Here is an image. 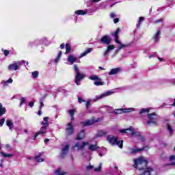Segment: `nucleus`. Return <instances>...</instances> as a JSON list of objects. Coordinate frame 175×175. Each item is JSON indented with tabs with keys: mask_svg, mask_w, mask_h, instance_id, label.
Masks as SVG:
<instances>
[{
	"mask_svg": "<svg viewBox=\"0 0 175 175\" xmlns=\"http://www.w3.org/2000/svg\"><path fill=\"white\" fill-rule=\"evenodd\" d=\"M134 167L139 170L143 171L140 175H152V172L154 171L153 168L151 167H147L148 163L146 157H139L138 159H135L134 160Z\"/></svg>",
	"mask_w": 175,
	"mask_h": 175,
	"instance_id": "f257e3e1",
	"label": "nucleus"
},
{
	"mask_svg": "<svg viewBox=\"0 0 175 175\" xmlns=\"http://www.w3.org/2000/svg\"><path fill=\"white\" fill-rule=\"evenodd\" d=\"M49 117L44 118V120L41 122V125H42V126L40 128V131L35 134L34 140H36V137H38L39 135L44 136L47 133V128L49 126Z\"/></svg>",
	"mask_w": 175,
	"mask_h": 175,
	"instance_id": "f03ea898",
	"label": "nucleus"
},
{
	"mask_svg": "<svg viewBox=\"0 0 175 175\" xmlns=\"http://www.w3.org/2000/svg\"><path fill=\"white\" fill-rule=\"evenodd\" d=\"M120 31V29H117V30L114 33L115 42L118 44V49L116 50V53H118V52H120V51H121V49H124L125 48H126L128 46H131L132 44H133V42H130V43L126 44H122V42L120 41H119V40H118V34H119Z\"/></svg>",
	"mask_w": 175,
	"mask_h": 175,
	"instance_id": "7ed1b4c3",
	"label": "nucleus"
},
{
	"mask_svg": "<svg viewBox=\"0 0 175 175\" xmlns=\"http://www.w3.org/2000/svg\"><path fill=\"white\" fill-rule=\"evenodd\" d=\"M100 41L101 42H103V44H105L108 46L107 51H105V52L104 53V56H107L108 53H109L111 51H113V49H115L114 45H110L111 38L109 36H104L100 39Z\"/></svg>",
	"mask_w": 175,
	"mask_h": 175,
	"instance_id": "20e7f679",
	"label": "nucleus"
},
{
	"mask_svg": "<svg viewBox=\"0 0 175 175\" xmlns=\"http://www.w3.org/2000/svg\"><path fill=\"white\" fill-rule=\"evenodd\" d=\"M107 140L112 146L117 145L119 148H123V140L119 141L118 137H115V136H107Z\"/></svg>",
	"mask_w": 175,
	"mask_h": 175,
	"instance_id": "39448f33",
	"label": "nucleus"
},
{
	"mask_svg": "<svg viewBox=\"0 0 175 175\" xmlns=\"http://www.w3.org/2000/svg\"><path fill=\"white\" fill-rule=\"evenodd\" d=\"M159 118V116H157L156 113H151L150 114H148V125H158Z\"/></svg>",
	"mask_w": 175,
	"mask_h": 175,
	"instance_id": "423d86ee",
	"label": "nucleus"
},
{
	"mask_svg": "<svg viewBox=\"0 0 175 175\" xmlns=\"http://www.w3.org/2000/svg\"><path fill=\"white\" fill-rule=\"evenodd\" d=\"M74 69L75 71V83L77 85H79L80 81L85 77V75L80 72L77 66H74Z\"/></svg>",
	"mask_w": 175,
	"mask_h": 175,
	"instance_id": "0eeeda50",
	"label": "nucleus"
},
{
	"mask_svg": "<svg viewBox=\"0 0 175 175\" xmlns=\"http://www.w3.org/2000/svg\"><path fill=\"white\" fill-rule=\"evenodd\" d=\"M113 94V91H106L105 92H103V94H100V95H96L95 98L93 99L94 102H97L100 99H103V98H105L106 96H109L110 95H112Z\"/></svg>",
	"mask_w": 175,
	"mask_h": 175,
	"instance_id": "6e6552de",
	"label": "nucleus"
},
{
	"mask_svg": "<svg viewBox=\"0 0 175 175\" xmlns=\"http://www.w3.org/2000/svg\"><path fill=\"white\" fill-rule=\"evenodd\" d=\"M135 109L133 107H129V109H115L114 113L116 114H122L123 113H131L135 111Z\"/></svg>",
	"mask_w": 175,
	"mask_h": 175,
	"instance_id": "1a4fd4ad",
	"label": "nucleus"
},
{
	"mask_svg": "<svg viewBox=\"0 0 175 175\" xmlns=\"http://www.w3.org/2000/svg\"><path fill=\"white\" fill-rule=\"evenodd\" d=\"M144 150H148V146H144V148H129L130 154H137V152L144 151Z\"/></svg>",
	"mask_w": 175,
	"mask_h": 175,
	"instance_id": "9d476101",
	"label": "nucleus"
},
{
	"mask_svg": "<svg viewBox=\"0 0 175 175\" xmlns=\"http://www.w3.org/2000/svg\"><path fill=\"white\" fill-rule=\"evenodd\" d=\"M25 64V62H24V60H23V62H17L16 63H13L12 64H10V66H8V69L10 70H17V69H19L20 65H21V64Z\"/></svg>",
	"mask_w": 175,
	"mask_h": 175,
	"instance_id": "9b49d317",
	"label": "nucleus"
},
{
	"mask_svg": "<svg viewBox=\"0 0 175 175\" xmlns=\"http://www.w3.org/2000/svg\"><path fill=\"white\" fill-rule=\"evenodd\" d=\"M74 133V127L72 125V122H69L67 125V128L66 129V134L68 136H70Z\"/></svg>",
	"mask_w": 175,
	"mask_h": 175,
	"instance_id": "f8f14e48",
	"label": "nucleus"
},
{
	"mask_svg": "<svg viewBox=\"0 0 175 175\" xmlns=\"http://www.w3.org/2000/svg\"><path fill=\"white\" fill-rule=\"evenodd\" d=\"M88 144H89L88 142H83V143H76V144L75 145V147H77L78 150H83L85 146H88Z\"/></svg>",
	"mask_w": 175,
	"mask_h": 175,
	"instance_id": "ddd939ff",
	"label": "nucleus"
},
{
	"mask_svg": "<svg viewBox=\"0 0 175 175\" xmlns=\"http://www.w3.org/2000/svg\"><path fill=\"white\" fill-rule=\"evenodd\" d=\"M69 148H70L69 144L65 145V146L62 148V154H61L62 157H65L66 154H67L69 151Z\"/></svg>",
	"mask_w": 175,
	"mask_h": 175,
	"instance_id": "4468645a",
	"label": "nucleus"
},
{
	"mask_svg": "<svg viewBox=\"0 0 175 175\" xmlns=\"http://www.w3.org/2000/svg\"><path fill=\"white\" fill-rule=\"evenodd\" d=\"M120 133H131L132 135H135L134 129L132 126L129 128L128 129H121L120 131Z\"/></svg>",
	"mask_w": 175,
	"mask_h": 175,
	"instance_id": "2eb2a0df",
	"label": "nucleus"
},
{
	"mask_svg": "<svg viewBox=\"0 0 175 175\" xmlns=\"http://www.w3.org/2000/svg\"><path fill=\"white\" fill-rule=\"evenodd\" d=\"M122 68H113L111 69V70L109 72V75H117V73H119L122 70Z\"/></svg>",
	"mask_w": 175,
	"mask_h": 175,
	"instance_id": "dca6fc26",
	"label": "nucleus"
},
{
	"mask_svg": "<svg viewBox=\"0 0 175 175\" xmlns=\"http://www.w3.org/2000/svg\"><path fill=\"white\" fill-rule=\"evenodd\" d=\"M94 122L95 121H94V120H87L86 121H84V122H81V124L82 126H89L90 125H93Z\"/></svg>",
	"mask_w": 175,
	"mask_h": 175,
	"instance_id": "f3484780",
	"label": "nucleus"
},
{
	"mask_svg": "<svg viewBox=\"0 0 175 175\" xmlns=\"http://www.w3.org/2000/svg\"><path fill=\"white\" fill-rule=\"evenodd\" d=\"M161 30H158V31H157V33L154 34V36L153 37V40H154V42H159V41L161 38Z\"/></svg>",
	"mask_w": 175,
	"mask_h": 175,
	"instance_id": "a211bd4d",
	"label": "nucleus"
},
{
	"mask_svg": "<svg viewBox=\"0 0 175 175\" xmlns=\"http://www.w3.org/2000/svg\"><path fill=\"white\" fill-rule=\"evenodd\" d=\"M67 60L70 64V65H72V64H74V62H76V61H77V57H75V56H74V55H70L68 56Z\"/></svg>",
	"mask_w": 175,
	"mask_h": 175,
	"instance_id": "6ab92c4d",
	"label": "nucleus"
},
{
	"mask_svg": "<svg viewBox=\"0 0 175 175\" xmlns=\"http://www.w3.org/2000/svg\"><path fill=\"white\" fill-rule=\"evenodd\" d=\"M85 137V129H82L77 137V140H83Z\"/></svg>",
	"mask_w": 175,
	"mask_h": 175,
	"instance_id": "aec40b11",
	"label": "nucleus"
},
{
	"mask_svg": "<svg viewBox=\"0 0 175 175\" xmlns=\"http://www.w3.org/2000/svg\"><path fill=\"white\" fill-rule=\"evenodd\" d=\"M167 130L168 131V132L170 133V136H173V135L174 133V131L172 125H170V124H167Z\"/></svg>",
	"mask_w": 175,
	"mask_h": 175,
	"instance_id": "412c9836",
	"label": "nucleus"
},
{
	"mask_svg": "<svg viewBox=\"0 0 175 175\" xmlns=\"http://www.w3.org/2000/svg\"><path fill=\"white\" fill-rule=\"evenodd\" d=\"M92 52V48H88L85 52H83V53L81 54L80 57H84L85 56H87L89 53Z\"/></svg>",
	"mask_w": 175,
	"mask_h": 175,
	"instance_id": "4be33fe9",
	"label": "nucleus"
},
{
	"mask_svg": "<svg viewBox=\"0 0 175 175\" xmlns=\"http://www.w3.org/2000/svg\"><path fill=\"white\" fill-rule=\"evenodd\" d=\"M6 125L9 127V129L10 131H13L14 124H13V122H12L11 120H8L6 121Z\"/></svg>",
	"mask_w": 175,
	"mask_h": 175,
	"instance_id": "5701e85b",
	"label": "nucleus"
},
{
	"mask_svg": "<svg viewBox=\"0 0 175 175\" xmlns=\"http://www.w3.org/2000/svg\"><path fill=\"white\" fill-rule=\"evenodd\" d=\"M6 113V109L5 107H3L2 103H0V117L3 116V114H5Z\"/></svg>",
	"mask_w": 175,
	"mask_h": 175,
	"instance_id": "b1692460",
	"label": "nucleus"
},
{
	"mask_svg": "<svg viewBox=\"0 0 175 175\" xmlns=\"http://www.w3.org/2000/svg\"><path fill=\"white\" fill-rule=\"evenodd\" d=\"M42 154H44V152H41L39 154L36 156V160L37 161H44V159L42 158Z\"/></svg>",
	"mask_w": 175,
	"mask_h": 175,
	"instance_id": "393cba45",
	"label": "nucleus"
},
{
	"mask_svg": "<svg viewBox=\"0 0 175 175\" xmlns=\"http://www.w3.org/2000/svg\"><path fill=\"white\" fill-rule=\"evenodd\" d=\"M106 135H107V132H105V131H98L97 137H102L103 136H106Z\"/></svg>",
	"mask_w": 175,
	"mask_h": 175,
	"instance_id": "a878e982",
	"label": "nucleus"
},
{
	"mask_svg": "<svg viewBox=\"0 0 175 175\" xmlns=\"http://www.w3.org/2000/svg\"><path fill=\"white\" fill-rule=\"evenodd\" d=\"M75 14L77 15H85L87 14V11H84L83 10H77V11H75Z\"/></svg>",
	"mask_w": 175,
	"mask_h": 175,
	"instance_id": "bb28decb",
	"label": "nucleus"
},
{
	"mask_svg": "<svg viewBox=\"0 0 175 175\" xmlns=\"http://www.w3.org/2000/svg\"><path fill=\"white\" fill-rule=\"evenodd\" d=\"M170 161L171 163H170V165H175V155L172 154L170 157Z\"/></svg>",
	"mask_w": 175,
	"mask_h": 175,
	"instance_id": "cd10ccee",
	"label": "nucleus"
},
{
	"mask_svg": "<svg viewBox=\"0 0 175 175\" xmlns=\"http://www.w3.org/2000/svg\"><path fill=\"white\" fill-rule=\"evenodd\" d=\"M89 79H90L91 80H95V81H97V80H100L98 75H92V76L89 77Z\"/></svg>",
	"mask_w": 175,
	"mask_h": 175,
	"instance_id": "c85d7f7f",
	"label": "nucleus"
},
{
	"mask_svg": "<svg viewBox=\"0 0 175 175\" xmlns=\"http://www.w3.org/2000/svg\"><path fill=\"white\" fill-rule=\"evenodd\" d=\"M105 84V81H102V79L100 77V80H97L96 81H94L95 85H103Z\"/></svg>",
	"mask_w": 175,
	"mask_h": 175,
	"instance_id": "c756f323",
	"label": "nucleus"
},
{
	"mask_svg": "<svg viewBox=\"0 0 175 175\" xmlns=\"http://www.w3.org/2000/svg\"><path fill=\"white\" fill-rule=\"evenodd\" d=\"M9 83H13V79H12V77L8 79V80H3V84L4 85H8Z\"/></svg>",
	"mask_w": 175,
	"mask_h": 175,
	"instance_id": "7c9ffc66",
	"label": "nucleus"
},
{
	"mask_svg": "<svg viewBox=\"0 0 175 175\" xmlns=\"http://www.w3.org/2000/svg\"><path fill=\"white\" fill-rule=\"evenodd\" d=\"M1 154L4 157H12L14 155L13 153H5V152H1Z\"/></svg>",
	"mask_w": 175,
	"mask_h": 175,
	"instance_id": "2f4dec72",
	"label": "nucleus"
},
{
	"mask_svg": "<svg viewBox=\"0 0 175 175\" xmlns=\"http://www.w3.org/2000/svg\"><path fill=\"white\" fill-rule=\"evenodd\" d=\"M71 46L70 44H66V53H70L71 52Z\"/></svg>",
	"mask_w": 175,
	"mask_h": 175,
	"instance_id": "473e14b6",
	"label": "nucleus"
},
{
	"mask_svg": "<svg viewBox=\"0 0 175 175\" xmlns=\"http://www.w3.org/2000/svg\"><path fill=\"white\" fill-rule=\"evenodd\" d=\"M26 102H27V98L22 96L21 98L20 107H21L22 105H23L24 103H26Z\"/></svg>",
	"mask_w": 175,
	"mask_h": 175,
	"instance_id": "72a5a7b5",
	"label": "nucleus"
},
{
	"mask_svg": "<svg viewBox=\"0 0 175 175\" xmlns=\"http://www.w3.org/2000/svg\"><path fill=\"white\" fill-rule=\"evenodd\" d=\"M31 75L33 79H36L39 76V72L38 70H34L33 72H32Z\"/></svg>",
	"mask_w": 175,
	"mask_h": 175,
	"instance_id": "f704fd0d",
	"label": "nucleus"
},
{
	"mask_svg": "<svg viewBox=\"0 0 175 175\" xmlns=\"http://www.w3.org/2000/svg\"><path fill=\"white\" fill-rule=\"evenodd\" d=\"M98 146L97 145H90L89 146V150H90L91 151H95V150H97Z\"/></svg>",
	"mask_w": 175,
	"mask_h": 175,
	"instance_id": "c9c22d12",
	"label": "nucleus"
},
{
	"mask_svg": "<svg viewBox=\"0 0 175 175\" xmlns=\"http://www.w3.org/2000/svg\"><path fill=\"white\" fill-rule=\"evenodd\" d=\"M62 55V51H60L58 53L57 57H56V59H55V62H58V61H59V59H61V56Z\"/></svg>",
	"mask_w": 175,
	"mask_h": 175,
	"instance_id": "e433bc0d",
	"label": "nucleus"
},
{
	"mask_svg": "<svg viewBox=\"0 0 175 175\" xmlns=\"http://www.w3.org/2000/svg\"><path fill=\"white\" fill-rule=\"evenodd\" d=\"M150 109H141L139 111V114H143L144 113H150Z\"/></svg>",
	"mask_w": 175,
	"mask_h": 175,
	"instance_id": "4c0bfd02",
	"label": "nucleus"
},
{
	"mask_svg": "<svg viewBox=\"0 0 175 175\" xmlns=\"http://www.w3.org/2000/svg\"><path fill=\"white\" fill-rule=\"evenodd\" d=\"M55 174L57 175H64V172L63 171H61V168H57L55 171Z\"/></svg>",
	"mask_w": 175,
	"mask_h": 175,
	"instance_id": "58836bf2",
	"label": "nucleus"
},
{
	"mask_svg": "<svg viewBox=\"0 0 175 175\" xmlns=\"http://www.w3.org/2000/svg\"><path fill=\"white\" fill-rule=\"evenodd\" d=\"M144 21V16H140L139 18V21L137 22V27H139L141 26V23Z\"/></svg>",
	"mask_w": 175,
	"mask_h": 175,
	"instance_id": "ea45409f",
	"label": "nucleus"
},
{
	"mask_svg": "<svg viewBox=\"0 0 175 175\" xmlns=\"http://www.w3.org/2000/svg\"><path fill=\"white\" fill-rule=\"evenodd\" d=\"M43 100H44V96L42 98H40V109H42V107H43V106H44Z\"/></svg>",
	"mask_w": 175,
	"mask_h": 175,
	"instance_id": "a19ab883",
	"label": "nucleus"
},
{
	"mask_svg": "<svg viewBox=\"0 0 175 175\" xmlns=\"http://www.w3.org/2000/svg\"><path fill=\"white\" fill-rule=\"evenodd\" d=\"M91 102H92V100L91 99H89L88 100H87L86 102V109H88L90 105H91Z\"/></svg>",
	"mask_w": 175,
	"mask_h": 175,
	"instance_id": "79ce46f5",
	"label": "nucleus"
},
{
	"mask_svg": "<svg viewBox=\"0 0 175 175\" xmlns=\"http://www.w3.org/2000/svg\"><path fill=\"white\" fill-rule=\"evenodd\" d=\"M78 102L79 103H83V102H85V99H83V98H81V96L78 97Z\"/></svg>",
	"mask_w": 175,
	"mask_h": 175,
	"instance_id": "37998d69",
	"label": "nucleus"
},
{
	"mask_svg": "<svg viewBox=\"0 0 175 175\" xmlns=\"http://www.w3.org/2000/svg\"><path fill=\"white\" fill-rule=\"evenodd\" d=\"M101 168H102V163H100L99 167L94 168V171H100Z\"/></svg>",
	"mask_w": 175,
	"mask_h": 175,
	"instance_id": "c03bdc74",
	"label": "nucleus"
},
{
	"mask_svg": "<svg viewBox=\"0 0 175 175\" xmlns=\"http://www.w3.org/2000/svg\"><path fill=\"white\" fill-rule=\"evenodd\" d=\"M5 121V118H1V120H0V126H3Z\"/></svg>",
	"mask_w": 175,
	"mask_h": 175,
	"instance_id": "a18cd8bd",
	"label": "nucleus"
},
{
	"mask_svg": "<svg viewBox=\"0 0 175 175\" xmlns=\"http://www.w3.org/2000/svg\"><path fill=\"white\" fill-rule=\"evenodd\" d=\"M160 22H163V19H157V21H154L153 23H160Z\"/></svg>",
	"mask_w": 175,
	"mask_h": 175,
	"instance_id": "49530a36",
	"label": "nucleus"
},
{
	"mask_svg": "<svg viewBox=\"0 0 175 175\" xmlns=\"http://www.w3.org/2000/svg\"><path fill=\"white\" fill-rule=\"evenodd\" d=\"M73 109H70V110H68V113L70 115V117L72 118V116H73Z\"/></svg>",
	"mask_w": 175,
	"mask_h": 175,
	"instance_id": "de8ad7c7",
	"label": "nucleus"
},
{
	"mask_svg": "<svg viewBox=\"0 0 175 175\" xmlns=\"http://www.w3.org/2000/svg\"><path fill=\"white\" fill-rule=\"evenodd\" d=\"M110 16H111V18H116V14H115V12H111Z\"/></svg>",
	"mask_w": 175,
	"mask_h": 175,
	"instance_id": "09e8293b",
	"label": "nucleus"
},
{
	"mask_svg": "<svg viewBox=\"0 0 175 175\" xmlns=\"http://www.w3.org/2000/svg\"><path fill=\"white\" fill-rule=\"evenodd\" d=\"M9 53H10V51H7V50L4 51L5 56H8Z\"/></svg>",
	"mask_w": 175,
	"mask_h": 175,
	"instance_id": "8fccbe9b",
	"label": "nucleus"
},
{
	"mask_svg": "<svg viewBox=\"0 0 175 175\" xmlns=\"http://www.w3.org/2000/svg\"><path fill=\"white\" fill-rule=\"evenodd\" d=\"M29 106L30 107H33L34 106V102H29Z\"/></svg>",
	"mask_w": 175,
	"mask_h": 175,
	"instance_id": "3c124183",
	"label": "nucleus"
},
{
	"mask_svg": "<svg viewBox=\"0 0 175 175\" xmlns=\"http://www.w3.org/2000/svg\"><path fill=\"white\" fill-rule=\"evenodd\" d=\"M114 23H118L119 22V18H116L113 19Z\"/></svg>",
	"mask_w": 175,
	"mask_h": 175,
	"instance_id": "603ef678",
	"label": "nucleus"
},
{
	"mask_svg": "<svg viewBox=\"0 0 175 175\" xmlns=\"http://www.w3.org/2000/svg\"><path fill=\"white\" fill-rule=\"evenodd\" d=\"M139 139L141 140V142H146V139L143 136H141V137H139Z\"/></svg>",
	"mask_w": 175,
	"mask_h": 175,
	"instance_id": "864d4df0",
	"label": "nucleus"
},
{
	"mask_svg": "<svg viewBox=\"0 0 175 175\" xmlns=\"http://www.w3.org/2000/svg\"><path fill=\"white\" fill-rule=\"evenodd\" d=\"M75 110L73 109L72 116V118H71L72 121H73V120H75V117H74V116H75Z\"/></svg>",
	"mask_w": 175,
	"mask_h": 175,
	"instance_id": "5fc2aeb1",
	"label": "nucleus"
},
{
	"mask_svg": "<svg viewBox=\"0 0 175 175\" xmlns=\"http://www.w3.org/2000/svg\"><path fill=\"white\" fill-rule=\"evenodd\" d=\"M155 56H157V53H154L153 55H151L150 56H149V59H152V57H154Z\"/></svg>",
	"mask_w": 175,
	"mask_h": 175,
	"instance_id": "6e6d98bb",
	"label": "nucleus"
},
{
	"mask_svg": "<svg viewBox=\"0 0 175 175\" xmlns=\"http://www.w3.org/2000/svg\"><path fill=\"white\" fill-rule=\"evenodd\" d=\"M60 48H61V49H64V48H65V44H61Z\"/></svg>",
	"mask_w": 175,
	"mask_h": 175,
	"instance_id": "4d7b16f0",
	"label": "nucleus"
},
{
	"mask_svg": "<svg viewBox=\"0 0 175 175\" xmlns=\"http://www.w3.org/2000/svg\"><path fill=\"white\" fill-rule=\"evenodd\" d=\"M100 0H90V1L91 3H96V2H98V1H100Z\"/></svg>",
	"mask_w": 175,
	"mask_h": 175,
	"instance_id": "13d9d810",
	"label": "nucleus"
},
{
	"mask_svg": "<svg viewBox=\"0 0 175 175\" xmlns=\"http://www.w3.org/2000/svg\"><path fill=\"white\" fill-rule=\"evenodd\" d=\"M38 116H41V114H42V109H40V110L38 111Z\"/></svg>",
	"mask_w": 175,
	"mask_h": 175,
	"instance_id": "bf43d9fd",
	"label": "nucleus"
},
{
	"mask_svg": "<svg viewBox=\"0 0 175 175\" xmlns=\"http://www.w3.org/2000/svg\"><path fill=\"white\" fill-rule=\"evenodd\" d=\"M49 139H45V140H44L45 144H46L47 143H49Z\"/></svg>",
	"mask_w": 175,
	"mask_h": 175,
	"instance_id": "052dcab7",
	"label": "nucleus"
},
{
	"mask_svg": "<svg viewBox=\"0 0 175 175\" xmlns=\"http://www.w3.org/2000/svg\"><path fill=\"white\" fill-rule=\"evenodd\" d=\"M5 147H6V148H10V144H6Z\"/></svg>",
	"mask_w": 175,
	"mask_h": 175,
	"instance_id": "680f3d73",
	"label": "nucleus"
},
{
	"mask_svg": "<svg viewBox=\"0 0 175 175\" xmlns=\"http://www.w3.org/2000/svg\"><path fill=\"white\" fill-rule=\"evenodd\" d=\"M91 168H93V165H88V170H90V169H91Z\"/></svg>",
	"mask_w": 175,
	"mask_h": 175,
	"instance_id": "e2e57ef3",
	"label": "nucleus"
},
{
	"mask_svg": "<svg viewBox=\"0 0 175 175\" xmlns=\"http://www.w3.org/2000/svg\"><path fill=\"white\" fill-rule=\"evenodd\" d=\"M158 59H159V61H164V59H162L161 57H158Z\"/></svg>",
	"mask_w": 175,
	"mask_h": 175,
	"instance_id": "0e129e2a",
	"label": "nucleus"
},
{
	"mask_svg": "<svg viewBox=\"0 0 175 175\" xmlns=\"http://www.w3.org/2000/svg\"><path fill=\"white\" fill-rule=\"evenodd\" d=\"M46 96H47V94H44V96H43L44 100L45 99V98H46Z\"/></svg>",
	"mask_w": 175,
	"mask_h": 175,
	"instance_id": "69168bd1",
	"label": "nucleus"
},
{
	"mask_svg": "<svg viewBox=\"0 0 175 175\" xmlns=\"http://www.w3.org/2000/svg\"><path fill=\"white\" fill-rule=\"evenodd\" d=\"M164 106H167V104L166 103H163L162 107H163Z\"/></svg>",
	"mask_w": 175,
	"mask_h": 175,
	"instance_id": "338daca9",
	"label": "nucleus"
},
{
	"mask_svg": "<svg viewBox=\"0 0 175 175\" xmlns=\"http://www.w3.org/2000/svg\"><path fill=\"white\" fill-rule=\"evenodd\" d=\"M172 106H175V99H174V103H172Z\"/></svg>",
	"mask_w": 175,
	"mask_h": 175,
	"instance_id": "774afa93",
	"label": "nucleus"
}]
</instances>
